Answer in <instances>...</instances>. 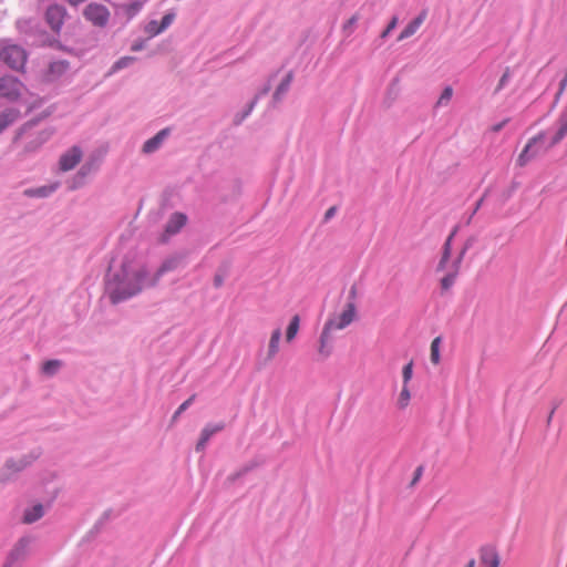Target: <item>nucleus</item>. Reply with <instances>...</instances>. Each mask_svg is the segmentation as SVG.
I'll return each instance as SVG.
<instances>
[{
	"label": "nucleus",
	"mask_w": 567,
	"mask_h": 567,
	"mask_svg": "<svg viewBox=\"0 0 567 567\" xmlns=\"http://www.w3.org/2000/svg\"><path fill=\"white\" fill-rule=\"evenodd\" d=\"M49 138V134L45 132H41L38 136L27 143L24 150L25 152H35L42 144H44Z\"/></svg>",
	"instance_id": "obj_31"
},
{
	"label": "nucleus",
	"mask_w": 567,
	"mask_h": 567,
	"mask_svg": "<svg viewBox=\"0 0 567 567\" xmlns=\"http://www.w3.org/2000/svg\"><path fill=\"white\" fill-rule=\"evenodd\" d=\"M299 323H300V319H299V316H293L287 327V331H286V339L288 342H290L291 340H293V338L297 336L298 333V330H299Z\"/></svg>",
	"instance_id": "obj_33"
},
{
	"label": "nucleus",
	"mask_w": 567,
	"mask_h": 567,
	"mask_svg": "<svg viewBox=\"0 0 567 567\" xmlns=\"http://www.w3.org/2000/svg\"><path fill=\"white\" fill-rule=\"evenodd\" d=\"M22 83L13 76L0 78V96L10 102L19 100L21 96Z\"/></svg>",
	"instance_id": "obj_5"
},
{
	"label": "nucleus",
	"mask_w": 567,
	"mask_h": 567,
	"mask_svg": "<svg viewBox=\"0 0 567 567\" xmlns=\"http://www.w3.org/2000/svg\"><path fill=\"white\" fill-rule=\"evenodd\" d=\"M225 427V424L223 422L220 423H208L205 425V427L200 432L199 440L195 446L196 452H203L206 449L207 443L209 440L215 435L216 433L223 431Z\"/></svg>",
	"instance_id": "obj_13"
},
{
	"label": "nucleus",
	"mask_w": 567,
	"mask_h": 567,
	"mask_svg": "<svg viewBox=\"0 0 567 567\" xmlns=\"http://www.w3.org/2000/svg\"><path fill=\"white\" fill-rule=\"evenodd\" d=\"M37 457L35 454H25L18 458L10 457L4 462V468L9 473H19L30 466Z\"/></svg>",
	"instance_id": "obj_14"
},
{
	"label": "nucleus",
	"mask_w": 567,
	"mask_h": 567,
	"mask_svg": "<svg viewBox=\"0 0 567 567\" xmlns=\"http://www.w3.org/2000/svg\"><path fill=\"white\" fill-rule=\"evenodd\" d=\"M146 270L132 261H123L117 270L109 269L105 290L112 303L116 305L137 295L146 281Z\"/></svg>",
	"instance_id": "obj_1"
},
{
	"label": "nucleus",
	"mask_w": 567,
	"mask_h": 567,
	"mask_svg": "<svg viewBox=\"0 0 567 567\" xmlns=\"http://www.w3.org/2000/svg\"><path fill=\"white\" fill-rule=\"evenodd\" d=\"M135 61L134 56H123L113 63L107 75L115 74L116 72L128 68Z\"/></svg>",
	"instance_id": "obj_29"
},
{
	"label": "nucleus",
	"mask_w": 567,
	"mask_h": 567,
	"mask_svg": "<svg viewBox=\"0 0 567 567\" xmlns=\"http://www.w3.org/2000/svg\"><path fill=\"white\" fill-rule=\"evenodd\" d=\"M280 339H281V330L279 328H277L276 330L272 331L271 333V337H270V340H269V344H268V359H272L278 350H279V343H280Z\"/></svg>",
	"instance_id": "obj_28"
},
{
	"label": "nucleus",
	"mask_w": 567,
	"mask_h": 567,
	"mask_svg": "<svg viewBox=\"0 0 567 567\" xmlns=\"http://www.w3.org/2000/svg\"><path fill=\"white\" fill-rule=\"evenodd\" d=\"M465 567H475V560L471 559Z\"/></svg>",
	"instance_id": "obj_56"
},
{
	"label": "nucleus",
	"mask_w": 567,
	"mask_h": 567,
	"mask_svg": "<svg viewBox=\"0 0 567 567\" xmlns=\"http://www.w3.org/2000/svg\"><path fill=\"white\" fill-rule=\"evenodd\" d=\"M410 400V391L406 385H403V389L400 393L399 403L401 408H404Z\"/></svg>",
	"instance_id": "obj_45"
},
{
	"label": "nucleus",
	"mask_w": 567,
	"mask_h": 567,
	"mask_svg": "<svg viewBox=\"0 0 567 567\" xmlns=\"http://www.w3.org/2000/svg\"><path fill=\"white\" fill-rule=\"evenodd\" d=\"M544 138V133L534 136L528 141L525 145L524 150L519 154L517 158V164L519 166H525L532 158H534L539 153V147L537 144Z\"/></svg>",
	"instance_id": "obj_9"
},
{
	"label": "nucleus",
	"mask_w": 567,
	"mask_h": 567,
	"mask_svg": "<svg viewBox=\"0 0 567 567\" xmlns=\"http://www.w3.org/2000/svg\"><path fill=\"white\" fill-rule=\"evenodd\" d=\"M398 25V17H393L389 22L388 27L380 34L381 39H386L389 34L396 28Z\"/></svg>",
	"instance_id": "obj_44"
},
{
	"label": "nucleus",
	"mask_w": 567,
	"mask_h": 567,
	"mask_svg": "<svg viewBox=\"0 0 567 567\" xmlns=\"http://www.w3.org/2000/svg\"><path fill=\"white\" fill-rule=\"evenodd\" d=\"M258 466V463L256 461H250L247 464H245L243 467H240L238 471H236L234 474L228 476V481L230 483L236 482L237 480L245 476L247 473L252 471L255 467Z\"/></svg>",
	"instance_id": "obj_30"
},
{
	"label": "nucleus",
	"mask_w": 567,
	"mask_h": 567,
	"mask_svg": "<svg viewBox=\"0 0 567 567\" xmlns=\"http://www.w3.org/2000/svg\"><path fill=\"white\" fill-rule=\"evenodd\" d=\"M425 18L426 11H422L417 17L410 21L408 25L401 31L400 35L398 37V41H402L412 37L420 29Z\"/></svg>",
	"instance_id": "obj_19"
},
{
	"label": "nucleus",
	"mask_w": 567,
	"mask_h": 567,
	"mask_svg": "<svg viewBox=\"0 0 567 567\" xmlns=\"http://www.w3.org/2000/svg\"><path fill=\"white\" fill-rule=\"evenodd\" d=\"M195 395L189 396L186 401H184L178 409L175 411L173 415V420H176L184 411H186L190 404L194 402Z\"/></svg>",
	"instance_id": "obj_41"
},
{
	"label": "nucleus",
	"mask_w": 567,
	"mask_h": 567,
	"mask_svg": "<svg viewBox=\"0 0 567 567\" xmlns=\"http://www.w3.org/2000/svg\"><path fill=\"white\" fill-rule=\"evenodd\" d=\"M423 471H424V468H423V466H422V465H420V466H417V467L415 468V471H414V475H413V480H412V482H411V485H414V484H416V483L420 481V478H421V477H422V475H423Z\"/></svg>",
	"instance_id": "obj_49"
},
{
	"label": "nucleus",
	"mask_w": 567,
	"mask_h": 567,
	"mask_svg": "<svg viewBox=\"0 0 567 567\" xmlns=\"http://www.w3.org/2000/svg\"><path fill=\"white\" fill-rule=\"evenodd\" d=\"M292 80H293V73L290 71L288 72L285 78L281 80V82L279 83V85L276 87L274 94H272V104H277L279 103L285 94L289 91L290 89V85L292 83Z\"/></svg>",
	"instance_id": "obj_22"
},
{
	"label": "nucleus",
	"mask_w": 567,
	"mask_h": 567,
	"mask_svg": "<svg viewBox=\"0 0 567 567\" xmlns=\"http://www.w3.org/2000/svg\"><path fill=\"white\" fill-rule=\"evenodd\" d=\"M183 261V257L179 255L171 256L163 261L157 270V276L161 277L164 274L176 269Z\"/></svg>",
	"instance_id": "obj_25"
},
{
	"label": "nucleus",
	"mask_w": 567,
	"mask_h": 567,
	"mask_svg": "<svg viewBox=\"0 0 567 567\" xmlns=\"http://www.w3.org/2000/svg\"><path fill=\"white\" fill-rule=\"evenodd\" d=\"M544 138V133L534 136L528 141L525 145L524 150L519 154L517 158V164L519 166H525L532 158H534L539 153V147L537 144Z\"/></svg>",
	"instance_id": "obj_10"
},
{
	"label": "nucleus",
	"mask_w": 567,
	"mask_h": 567,
	"mask_svg": "<svg viewBox=\"0 0 567 567\" xmlns=\"http://www.w3.org/2000/svg\"><path fill=\"white\" fill-rule=\"evenodd\" d=\"M61 365H62V362L60 360H55V359L48 360L42 365V372L45 375L52 377L59 371Z\"/></svg>",
	"instance_id": "obj_34"
},
{
	"label": "nucleus",
	"mask_w": 567,
	"mask_h": 567,
	"mask_svg": "<svg viewBox=\"0 0 567 567\" xmlns=\"http://www.w3.org/2000/svg\"><path fill=\"white\" fill-rule=\"evenodd\" d=\"M145 31L150 37H155L163 32L156 20L150 21L145 27Z\"/></svg>",
	"instance_id": "obj_37"
},
{
	"label": "nucleus",
	"mask_w": 567,
	"mask_h": 567,
	"mask_svg": "<svg viewBox=\"0 0 567 567\" xmlns=\"http://www.w3.org/2000/svg\"><path fill=\"white\" fill-rule=\"evenodd\" d=\"M270 90H271V84H270V82H268L257 92V94L255 96L260 100L261 97L267 95Z\"/></svg>",
	"instance_id": "obj_47"
},
{
	"label": "nucleus",
	"mask_w": 567,
	"mask_h": 567,
	"mask_svg": "<svg viewBox=\"0 0 567 567\" xmlns=\"http://www.w3.org/2000/svg\"><path fill=\"white\" fill-rule=\"evenodd\" d=\"M45 511L42 504H35L27 508L23 514V523L32 524L43 517Z\"/></svg>",
	"instance_id": "obj_24"
},
{
	"label": "nucleus",
	"mask_w": 567,
	"mask_h": 567,
	"mask_svg": "<svg viewBox=\"0 0 567 567\" xmlns=\"http://www.w3.org/2000/svg\"><path fill=\"white\" fill-rule=\"evenodd\" d=\"M441 343H442V338L441 337L434 338L432 343H431L430 360H431V362L433 364H439L440 363V360H441V354H440Z\"/></svg>",
	"instance_id": "obj_32"
},
{
	"label": "nucleus",
	"mask_w": 567,
	"mask_h": 567,
	"mask_svg": "<svg viewBox=\"0 0 567 567\" xmlns=\"http://www.w3.org/2000/svg\"><path fill=\"white\" fill-rule=\"evenodd\" d=\"M259 101V99H257L256 96L252 99V101L247 105V113H251L254 107L256 106L257 102Z\"/></svg>",
	"instance_id": "obj_53"
},
{
	"label": "nucleus",
	"mask_w": 567,
	"mask_h": 567,
	"mask_svg": "<svg viewBox=\"0 0 567 567\" xmlns=\"http://www.w3.org/2000/svg\"><path fill=\"white\" fill-rule=\"evenodd\" d=\"M22 132H19L16 136V140H18L21 136Z\"/></svg>",
	"instance_id": "obj_57"
},
{
	"label": "nucleus",
	"mask_w": 567,
	"mask_h": 567,
	"mask_svg": "<svg viewBox=\"0 0 567 567\" xmlns=\"http://www.w3.org/2000/svg\"><path fill=\"white\" fill-rule=\"evenodd\" d=\"M173 20H174V14L173 13H166L161 22H158V25L161 27V29L163 31H165L172 23H173Z\"/></svg>",
	"instance_id": "obj_46"
},
{
	"label": "nucleus",
	"mask_w": 567,
	"mask_h": 567,
	"mask_svg": "<svg viewBox=\"0 0 567 567\" xmlns=\"http://www.w3.org/2000/svg\"><path fill=\"white\" fill-rule=\"evenodd\" d=\"M455 231L454 230L449 237L447 239L445 240L444 245H443V252H442V257L437 264V267H436V271H443L445 268H446V264L450 259V256H451V243H452V239H453V236L455 235Z\"/></svg>",
	"instance_id": "obj_26"
},
{
	"label": "nucleus",
	"mask_w": 567,
	"mask_h": 567,
	"mask_svg": "<svg viewBox=\"0 0 567 567\" xmlns=\"http://www.w3.org/2000/svg\"><path fill=\"white\" fill-rule=\"evenodd\" d=\"M332 323L326 322L319 338L318 353L322 360L329 358L333 350V338L331 336Z\"/></svg>",
	"instance_id": "obj_8"
},
{
	"label": "nucleus",
	"mask_w": 567,
	"mask_h": 567,
	"mask_svg": "<svg viewBox=\"0 0 567 567\" xmlns=\"http://www.w3.org/2000/svg\"><path fill=\"white\" fill-rule=\"evenodd\" d=\"M358 20V16L354 14L343 24V33L347 37H349L353 32V27L357 24Z\"/></svg>",
	"instance_id": "obj_40"
},
{
	"label": "nucleus",
	"mask_w": 567,
	"mask_h": 567,
	"mask_svg": "<svg viewBox=\"0 0 567 567\" xmlns=\"http://www.w3.org/2000/svg\"><path fill=\"white\" fill-rule=\"evenodd\" d=\"M83 16L93 25L103 28L109 22L110 11L104 4L90 2L83 10Z\"/></svg>",
	"instance_id": "obj_3"
},
{
	"label": "nucleus",
	"mask_w": 567,
	"mask_h": 567,
	"mask_svg": "<svg viewBox=\"0 0 567 567\" xmlns=\"http://www.w3.org/2000/svg\"><path fill=\"white\" fill-rule=\"evenodd\" d=\"M351 293H352V295H354V293H355L354 287L351 289Z\"/></svg>",
	"instance_id": "obj_58"
},
{
	"label": "nucleus",
	"mask_w": 567,
	"mask_h": 567,
	"mask_svg": "<svg viewBox=\"0 0 567 567\" xmlns=\"http://www.w3.org/2000/svg\"><path fill=\"white\" fill-rule=\"evenodd\" d=\"M336 212H337V207H334V206L330 207L324 214V220H329L330 218H332L334 216Z\"/></svg>",
	"instance_id": "obj_52"
},
{
	"label": "nucleus",
	"mask_w": 567,
	"mask_h": 567,
	"mask_svg": "<svg viewBox=\"0 0 567 567\" xmlns=\"http://www.w3.org/2000/svg\"><path fill=\"white\" fill-rule=\"evenodd\" d=\"M412 375H413V362L411 361L408 364H405L402 370L404 385H406L408 382L412 379Z\"/></svg>",
	"instance_id": "obj_42"
},
{
	"label": "nucleus",
	"mask_w": 567,
	"mask_h": 567,
	"mask_svg": "<svg viewBox=\"0 0 567 567\" xmlns=\"http://www.w3.org/2000/svg\"><path fill=\"white\" fill-rule=\"evenodd\" d=\"M511 79H512L511 70H509V68H506V70L504 71L503 75L501 76V79L498 81V84H497L494 93L497 94L499 91H502L508 84Z\"/></svg>",
	"instance_id": "obj_36"
},
{
	"label": "nucleus",
	"mask_w": 567,
	"mask_h": 567,
	"mask_svg": "<svg viewBox=\"0 0 567 567\" xmlns=\"http://www.w3.org/2000/svg\"><path fill=\"white\" fill-rule=\"evenodd\" d=\"M354 315H355L354 305L350 302V303H348L347 309H344L338 318L330 319L327 322L332 323L333 330H336V329L341 330V329H344L346 327H348L353 321Z\"/></svg>",
	"instance_id": "obj_17"
},
{
	"label": "nucleus",
	"mask_w": 567,
	"mask_h": 567,
	"mask_svg": "<svg viewBox=\"0 0 567 567\" xmlns=\"http://www.w3.org/2000/svg\"><path fill=\"white\" fill-rule=\"evenodd\" d=\"M66 16V10L61 4H51L45 11V21L53 32L59 33Z\"/></svg>",
	"instance_id": "obj_6"
},
{
	"label": "nucleus",
	"mask_w": 567,
	"mask_h": 567,
	"mask_svg": "<svg viewBox=\"0 0 567 567\" xmlns=\"http://www.w3.org/2000/svg\"><path fill=\"white\" fill-rule=\"evenodd\" d=\"M143 0H133L127 3H122L116 7V17H123L125 23L132 20L143 8Z\"/></svg>",
	"instance_id": "obj_15"
},
{
	"label": "nucleus",
	"mask_w": 567,
	"mask_h": 567,
	"mask_svg": "<svg viewBox=\"0 0 567 567\" xmlns=\"http://www.w3.org/2000/svg\"><path fill=\"white\" fill-rule=\"evenodd\" d=\"M0 59L12 70L19 71L27 62V53L17 44H7L0 51Z\"/></svg>",
	"instance_id": "obj_2"
},
{
	"label": "nucleus",
	"mask_w": 567,
	"mask_h": 567,
	"mask_svg": "<svg viewBox=\"0 0 567 567\" xmlns=\"http://www.w3.org/2000/svg\"><path fill=\"white\" fill-rule=\"evenodd\" d=\"M70 69V63L66 60L53 61L49 65V73L53 78H60Z\"/></svg>",
	"instance_id": "obj_27"
},
{
	"label": "nucleus",
	"mask_w": 567,
	"mask_h": 567,
	"mask_svg": "<svg viewBox=\"0 0 567 567\" xmlns=\"http://www.w3.org/2000/svg\"><path fill=\"white\" fill-rule=\"evenodd\" d=\"M453 96V89L451 86L444 87L442 91L437 102L436 106H445L450 103L451 99Z\"/></svg>",
	"instance_id": "obj_35"
},
{
	"label": "nucleus",
	"mask_w": 567,
	"mask_h": 567,
	"mask_svg": "<svg viewBox=\"0 0 567 567\" xmlns=\"http://www.w3.org/2000/svg\"><path fill=\"white\" fill-rule=\"evenodd\" d=\"M95 169H96V165H95L94 161H89V162H85L81 166L78 175L81 177H85L86 175H89L90 173H92Z\"/></svg>",
	"instance_id": "obj_38"
},
{
	"label": "nucleus",
	"mask_w": 567,
	"mask_h": 567,
	"mask_svg": "<svg viewBox=\"0 0 567 567\" xmlns=\"http://www.w3.org/2000/svg\"><path fill=\"white\" fill-rule=\"evenodd\" d=\"M484 198H485V194L476 202L475 206H474V209L473 212L471 213L470 217L467 218V224L471 223L473 216L477 213V210L481 208V206L483 205V202H484Z\"/></svg>",
	"instance_id": "obj_48"
},
{
	"label": "nucleus",
	"mask_w": 567,
	"mask_h": 567,
	"mask_svg": "<svg viewBox=\"0 0 567 567\" xmlns=\"http://www.w3.org/2000/svg\"><path fill=\"white\" fill-rule=\"evenodd\" d=\"M480 560L484 567H498L499 556L496 548L492 545H485L481 548Z\"/></svg>",
	"instance_id": "obj_18"
},
{
	"label": "nucleus",
	"mask_w": 567,
	"mask_h": 567,
	"mask_svg": "<svg viewBox=\"0 0 567 567\" xmlns=\"http://www.w3.org/2000/svg\"><path fill=\"white\" fill-rule=\"evenodd\" d=\"M566 87H567V69H566L564 78L559 82V87L555 95L554 105H556L558 103V101H559L560 96L563 95L564 91L566 90Z\"/></svg>",
	"instance_id": "obj_43"
},
{
	"label": "nucleus",
	"mask_w": 567,
	"mask_h": 567,
	"mask_svg": "<svg viewBox=\"0 0 567 567\" xmlns=\"http://www.w3.org/2000/svg\"><path fill=\"white\" fill-rule=\"evenodd\" d=\"M32 543V537L23 536L21 537L11 551L9 553L4 564L2 567H16L21 560L25 558L29 551V547Z\"/></svg>",
	"instance_id": "obj_4"
},
{
	"label": "nucleus",
	"mask_w": 567,
	"mask_h": 567,
	"mask_svg": "<svg viewBox=\"0 0 567 567\" xmlns=\"http://www.w3.org/2000/svg\"><path fill=\"white\" fill-rule=\"evenodd\" d=\"M470 246H471V241H467L465 244V246L463 247V249L461 250L458 257L453 262V271H450L441 279V289L443 291H447L455 284L456 276L458 272V266L462 262V259H463L466 250L470 248Z\"/></svg>",
	"instance_id": "obj_12"
},
{
	"label": "nucleus",
	"mask_w": 567,
	"mask_h": 567,
	"mask_svg": "<svg viewBox=\"0 0 567 567\" xmlns=\"http://www.w3.org/2000/svg\"><path fill=\"white\" fill-rule=\"evenodd\" d=\"M507 122H508V120H504V121H502V122H499V123L494 124V125L492 126V131H493L494 133H498V132H501V131L504 128V126L506 125V123H507Z\"/></svg>",
	"instance_id": "obj_50"
},
{
	"label": "nucleus",
	"mask_w": 567,
	"mask_h": 567,
	"mask_svg": "<svg viewBox=\"0 0 567 567\" xmlns=\"http://www.w3.org/2000/svg\"><path fill=\"white\" fill-rule=\"evenodd\" d=\"M20 117V111L16 107H8L0 113V134L13 125Z\"/></svg>",
	"instance_id": "obj_20"
},
{
	"label": "nucleus",
	"mask_w": 567,
	"mask_h": 567,
	"mask_svg": "<svg viewBox=\"0 0 567 567\" xmlns=\"http://www.w3.org/2000/svg\"><path fill=\"white\" fill-rule=\"evenodd\" d=\"M56 189V185L40 186L35 188H27L23 195L30 198H45L49 197Z\"/></svg>",
	"instance_id": "obj_23"
},
{
	"label": "nucleus",
	"mask_w": 567,
	"mask_h": 567,
	"mask_svg": "<svg viewBox=\"0 0 567 567\" xmlns=\"http://www.w3.org/2000/svg\"><path fill=\"white\" fill-rule=\"evenodd\" d=\"M226 276H227V267L219 268L214 277V286L216 288L221 287Z\"/></svg>",
	"instance_id": "obj_39"
},
{
	"label": "nucleus",
	"mask_w": 567,
	"mask_h": 567,
	"mask_svg": "<svg viewBox=\"0 0 567 567\" xmlns=\"http://www.w3.org/2000/svg\"><path fill=\"white\" fill-rule=\"evenodd\" d=\"M186 223L187 216L185 214L179 212L173 213L165 225L161 240L163 243L167 241L172 236L178 234Z\"/></svg>",
	"instance_id": "obj_7"
},
{
	"label": "nucleus",
	"mask_w": 567,
	"mask_h": 567,
	"mask_svg": "<svg viewBox=\"0 0 567 567\" xmlns=\"http://www.w3.org/2000/svg\"><path fill=\"white\" fill-rule=\"evenodd\" d=\"M82 158V150L79 146H73L60 157V169L68 172L73 169Z\"/></svg>",
	"instance_id": "obj_11"
},
{
	"label": "nucleus",
	"mask_w": 567,
	"mask_h": 567,
	"mask_svg": "<svg viewBox=\"0 0 567 567\" xmlns=\"http://www.w3.org/2000/svg\"><path fill=\"white\" fill-rule=\"evenodd\" d=\"M131 49H132V51L137 52V51L143 49V43L142 42H135V43L132 44Z\"/></svg>",
	"instance_id": "obj_55"
},
{
	"label": "nucleus",
	"mask_w": 567,
	"mask_h": 567,
	"mask_svg": "<svg viewBox=\"0 0 567 567\" xmlns=\"http://www.w3.org/2000/svg\"><path fill=\"white\" fill-rule=\"evenodd\" d=\"M557 408H558V403L554 404L553 409L550 410L549 415L547 416V425L550 424L553 415H554V413H555Z\"/></svg>",
	"instance_id": "obj_54"
},
{
	"label": "nucleus",
	"mask_w": 567,
	"mask_h": 567,
	"mask_svg": "<svg viewBox=\"0 0 567 567\" xmlns=\"http://www.w3.org/2000/svg\"><path fill=\"white\" fill-rule=\"evenodd\" d=\"M169 134H171V130L168 127L161 130L153 137L145 141V143L143 144V147H142V152L144 154L155 153L156 151L159 150L163 142L168 137Z\"/></svg>",
	"instance_id": "obj_16"
},
{
	"label": "nucleus",
	"mask_w": 567,
	"mask_h": 567,
	"mask_svg": "<svg viewBox=\"0 0 567 567\" xmlns=\"http://www.w3.org/2000/svg\"><path fill=\"white\" fill-rule=\"evenodd\" d=\"M557 124H558V130L556 131L555 135L551 138V142L549 144L550 147L560 143L564 140V137L567 135V105L561 111V113L557 120Z\"/></svg>",
	"instance_id": "obj_21"
},
{
	"label": "nucleus",
	"mask_w": 567,
	"mask_h": 567,
	"mask_svg": "<svg viewBox=\"0 0 567 567\" xmlns=\"http://www.w3.org/2000/svg\"><path fill=\"white\" fill-rule=\"evenodd\" d=\"M249 115H250V113H247V109H246L243 113L236 115L235 123L240 124Z\"/></svg>",
	"instance_id": "obj_51"
}]
</instances>
